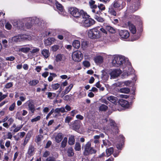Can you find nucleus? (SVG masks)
<instances>
[{"label":"nucleus","mask_w":161,"mask_h":161,"mask_svg":"<svg viewBox=\"0 0 161 161\" xmlns=\"http://www.w3.org/2000/svg\"><path fill=\"white\" fill-rule=\"evenodd\" d=\"M94 18L97 21L101 22H103L104 21V19L100 16H94Z\"/></svg>","instance_id":"nucleus-39"},{"label":"nucleus","mask_w":161,"mask_h":161,"mask_svg":"<svg viewBox=\"0 0 161 161\" xmlns=\"http://www.w3.org/2000/svg\"><path fill=\"white\" fill-rule=\"evenodd\" d=\"M12 27V25L8 22H7L5 25V28L8 30H10L11 29Z\"/></svg>","instance_id":"nucleus-53"},{"label":"nucleus","mask_w":161,"mask_h":161,"mask_svg":"<svg viewBox=\"0 0 161 161\" xmlns=\"http://www.w3.org/2000/svg\"><path fill=\"white\" fill-rule=\"evenodd\" d=\"M54 41V38L52 37H49L45 41V44L46 46L50 45L52 44Z\"/></svg>","instance_id":"nucleus-21"},{"label":"nucleus","mask_w":161,"mask_h":161,"mask_svg":"<svg viewBox=\"0 0 161 161\" xmlns=\"http://www.w3.org/2000/svg\"><path fill=\"white\" fill-rule=\"evenodd\" d=\"M102 11L99 10L97 11L94 9H92V12L95 14L94 16H100L102 14Z\"/></svg>","instance_id":"nucleus-42"},{"label":"nucleus","mask_w":161,"mask_h":161,"mask_svg":"<svg viewBox=\"0 0 161 161\" xmlns=\"http://www.w3.org/2000/svg\"><path fill=\"white\" fill-rule=\"evenodd\" d=\"M81 122L78 120H75L71 125V127L74 130L77 131L80 128Z\"/></svg>","instance_id":"nucleus-9"},{"label":"nucleus","mask_w":161,"mask_h":161,"mask_svg":"<svg viewBox=\"0 0 161 161\" xmlns=\"http://www.w3.org/2000/svg\"><path fill=\"white\" fill-rule=\"evenodd\" d=\"M114 149L113 147H110L108 149H107L106 150V155L107 157L109 156L114 152Z\"/></svg>","instance_id":"nucleus-23"},{"label":"nucleus","mask_w":161,"mask_h":161,"mask_svg":"<svg viewBox=\"0 0 161 161\" xmlns=\"http://www.w3.org/2000/svg\"><path fill=\"white\" fill-rule=\"evenodd\" d=\"M55 5L56 6V8L58 11L59 12H63L64 9V7L62 5L59 3L56 0H55Z\"/></svg>","instance_id":"nucleus-17"},{"label":"nucleus","mask_w":161,"mask_h":161,"mask_svg":"<svg viewBox=\"0 0 161 161\" xmlns=\"http://www.w3.org/2000/svg\"><path fill=\"white\" fill-rule=\"evenodd\" d=\"M140 36L141 35L140 34H139L138 35V34H137V35H133L131 38V41H133L138 39L140 37Z\"/></svg>","instance_id":"nucleus-45"},{"label":"nucleus","mask_w":161,"mask_h":161,"mask_svg":"<svg viewBox=\"0 0 161 161\" xmlns=\"http://www.w3.org/2000/svg\"><path fill=\"white\" fill-rule=\"evenodd\" d=\"M56 94L54 93L48 92L47 94V97L50 99H53L56 96Z\"/></svg>","instance_id":"nucleus-36"},{"label":"nucleus","mask_w":161,"mask_h":161,"mask_svg":"<svg viewBox=\"0 0 161 161\" xmlns=\"http://www.w3.org/2000/svg\"><path fill=\"white\" fill-rule=\"evenodd\" d=\"M15 103H14L9 107V110L10 111H13L15 109Z\"/></svg>","instance_id":"nucleus-50"},{"label":"nucleus","mask_w":161,"mask_h":161,"mask_svg":"<svg viewBox=\"0 0 161 161\" xmlns=\"http://www.w3.org/2000/svg\"><path fill=\"white\" fill-rule=\"evenodd\" d=\"M83 64L84 66L86 67H88L90 66V62L86 60L84 61L83 62Z\"/></svg>","instance_id":"nucleus-49"},{"label":"nucleus","mask_w":161,"mask_h":161,"mask_svg":"<svg viewBox=\"0 0 161 161\" xmlns=\"http://www.w3.org/2000/svg\"><path fill=\"white\" fill-rule=\"evenodd\" d=\"M39 82L37 80H30L28 83L31 86H35Z\"/></svg>","instance_id":"nucleus-33"},{"label":"nucleus","mask_w":161,"mask_h":161,"mask_svg":"<svg viewBox=\"0 0 161 161\" xmlns=\"http://www.w3.org/2000/svg\"><path fill=\"white\" fill-rule=\"evenodd\" d=\"M22 127V125H20L19 126L17 127L13 130V132L14 133L19 131Z\"/></svg>","instance_id":"nucleus-48"},{"label":"nucleus","mask_w":161,"mask_h":161,"mask_svg":"<svg viewBox=\"0 0 161 161\" xmlns=\"http://www.w3.org/2000/svg\"><path fill=\"white\" fill-rule=\"evenodd\" d=\"M67 142V138L66 137H64L63 140L62 142L61 145V147L62 148H65L66 146Z\"/></svg>","instance_id":"nucleus-32"},{"label":"nucleus","mask_w":161,"mask_h":161,"mask_svg":"<svg viewBox=\"0 0 161 161\" xmlns=\"http://www.w3.org/2000/svg\"><path fill=\"white\" fill-rule=\"evenodd\" d=\"M68 12L71 15L76 18H78L80 17V10L76 7H69Z\"/></svg>","instance_id":"nucleus-5"},{"label":"nucleus","mask_w":161,"mask_h":161,"mask_svg":"<svg viewBox=\"0 0 161 161\" xmlns=\"http://www.w3.org/2000/svg\"><path fill=\"white\" fill-rule=\"evenodd\" d=\"M6 136H7V137L6 138H4V139H11L13 137L12 134V133L11 132H8Z\"/></svg>","instance_id":"nucleus-47"},{"label":"nucleus","mask_w":161,"mask_h":161,"mask_svg":"<svg viewBox=\"0 0 161 161\" xmlns=\"http://www.w3.org/2000/svg\"><path fill=\"white\" fill-rule=\"evenodd\" d=\"M43 135H39L36 137V141L37 142H40L42 140V139H43Z\"/></svg>","instance_id":"nucleus-44"},{"label":"nucleus","mask_w":161,"mask_h":161,"mask_svg":"<svg viewBox=\"0 0 161 161\" xmlns=\"http://www.w3.org/2000/svg\"><path fill=\"white\" fill-rule=\"evenodd\" d=\"M51 86L53 90H57L59 88L60 86V84L58 83L52 84Z\"/></svg>","instance_id":"nucleus-38"},{"label":"nucleus","mask_w":161,"mask_h":161,"mask_svg":"<svg viewBox=\"0 0 161 161\" xmlns=\"http://www.w3.org/2000/svg\"><path fill=\"white\" fill-rule=\"evenodd\" d=\"M119 35L122 39H125L128 38L130 36L129 32L125 30L119 31Z\"/></svg>","instance_id":"nucleus-7"},{"label":"nucleus","mask_w":161,"mask_h":161,"mask_svg":"<svg viewBox=\"0 0 161 161\" xmlns=\"http://www.w3.org/2000/svg\"><path fill=\"white\" fill-rule=\"evenodd\" d=\"M41 116H38L32 119L31 120L32 122H34L39 120L41 119Z\"/></svg>","instance_id":"nucleus-51"},{"label":"nucleus","mask_w":161,"mask_h":161,"mask_svg":"<svg viewBox=\"0 0 161 161\" xmlns=\"http://www.w3.org/2000/svg\"><path fill=\"white\" fill-rule=\"evenodd\" d=\"M41 53L45 58H47L50 56L49 51L48 49H43L41 52Z\"/></svg>","instance_id":"nucleus-19"},{"label":"nucleus","mask_w":161,"mask_h":161,"mask_svg":"<svg viewBox=\"0 0 161 161\" xmlns=\"http://www.w3.org/2000/svg\"><path fill=\"white\" fill-rule=\"evenodd\" d=\"M73 86V84H70L68 86L66 87L64 90L65 93L67 94L69 93L72 88Z\"/></svg>","instance_id":"nucleus-34"},{"label":"nucleus","mask_w":161,"mask_h":161,"mask_svg":"<svg viewBox=\"0 0 161 161\" xmlns=\"http://www.w3.org/2000/svg\"><path fill=\"white\" fill-rule=\"evenodd\" d=\"M80 16L81 15L83 18V19H86L89 18L90 16L87 14L86 12H85L83 10H80Z\"/></svg>","instance_id":"nucleus-27"},{"label":"nucleus","mask_w":161,"mask_h":161,"mask_svg":"<svg viewBox=\"0 0 161 161\" xmlns=\"http://www.w3.org/2000/svg\"><path fill=\"white\" fill-rule=\"evenodd\" d=\"M127 24L129 27L131 33L133 34H136V30L135 26L130 21H128L127 22Z\"/></svg>","instance_id":"nucleus-13"},{"label":"nucleus","mask_w":161,"mask_h":161,"mask_svg":"<svg viewBox=\"0 0 161 161\" xmlns=\"http://www.w3.org/2000/svg\"><path fill=\"white\" fill-rule=\"evenodd\" d=\"M91 140L87 142L85 144H83L82 146V149L83 150V154L85 156H87L95 154L97 150L93 147H91Z\"/></svg>","instance_id":"nucleus-2"},{"label":"nucleus","mask_w":161,"mask_h":161,"mask_svg":"<svg viewBox=\"0 0 161 161\" xmlns=\"http://www.w3.org/2000/svg\"><path fill=\"white\" fill-rule=\"evenodd\" d=\"M122 1L121 0H115L112 3L111 5L113 6L115 8H118L121 6Z\"/></svg>","instance_id":"nucleus-15"},{"label":"nucleus","mask_w":161,"mask_h":161,"mask_svg":"<svg viewBox=\"0 0 161 161\" xmlns=\"http://www.w3.org/2000/svg\"><path fill=\"white\" fill-rule=\"evenodd\" d=\"M125 63V58L122 56L115 57L112 62L113 65L116 67H119Z\"/></svg>","instance_id":"nucleus-3"},{"label":"nucleus","mask_w":161,"mask_h":161,"mask_svg":"<svg viewBox=\"0 0 161 161\" xmlns=\"http://www.w3.org/2000/svg\"><path fill=\"white\" fill-rule=\"evenodd\" d=\"M76 117L77 119L81 120H83L84 119L83 116L80 114L77 115L76 116Z\"/></svg>","instance_id":"nucleus-63"},{"label":"nucleus","mask_w":161,"mask_h":161,"mask_svg":"<svg viewBox=\"0 0 161 161\" xmlns=\"http://www.w3.org/2000/svg\"><path fill=\"white\" fill-rule=\"evenodd\" d=\"M51 144H52V142L51 141H48L46 144L45 147L46 148H49Z\"/></svg>","instance_id":"nucleus-61"},{"label":"nucleus","mask_w":161,"mask_h":161,"mask_svg":"<svg viewBox=\"0 0 161 161\" xmlns=\"http://www.w3.org/2000/svg\"><path fill=\"white\" fill-rule=\"evenodd\" d=\"M108 107L103 104H102L99 107V110L102 111H105L107 110L108 109Z\"/></svg>","instance_id":"nucleus-35"},{"label":"nucleus","mask_w":161,"mask_h":161,"mask_svg":"<svg viewBox=\"0 0 161 161\" xmlns=\"http://www.w3.org/2000/svg\"><path fill=\"white\" fill-rule=\"evenodd\" d=\"M121 73V71L120 69H114L110 73L111 77L115 78L119 76Z\"/></svg>","instance_id":"nucleus-11"},{"label":"nucleus","mask_w":161,"mask_h":161,"mask_svg":"<svg viewBox=\"0 0 161 161\" xmlns=\"http://www.w3.org/2000/svg\"><path fill=\"white\" fill-rule=\"evenodd\" d=\"M35 149L34 146L32 145H30L28 147L27 154L29 156H33L35 153Z\"/></svg>","instance_id":"nucleus-12"},{"label":"nucleus","mask_w":161,"mask_h":161,"mask_svg":"<svg viewBox=\"0 0 161 161\" xmlns=\"http://www.w3.org/2000/svg\"><path fill=\"white\" fill-rule=\"evenodd\" d=\"M95 22V21L93 19L89 18L84 20L83 25L85 27H88L93 25Z\"/></svg>","instance_id":"nucleus-8"},{"label":"nucleus","mask_w":161,"mask_h":161,"mask_svg":"<svg viewBox=\"0 0 161 161\" xmlns=\"http://www.w3.org/2000/svg\"><path fill=\"white\" fill-rule=\"evenodd\" d=\"M72 57L74 61L79 62L83 59V55L80 51H76L73 53Z\"/></svg>","instance_id":"nucleus-4"},{"label":"nucleus","mask_w":161,"mask_h":161,"mask_svg":"<svg viewBox=\"0 0 161 161\" xmlns=\"http://www.w3.org/2000/svg\"><path fill=\"white\" fill-rule=\"evenodd\" d=\"M29 141V137H27V136H26L24 139V145H25Z\"/></svg>","instance_id":"nucleus-64"},{"label":"nucleus","mask_w":161,"mask_h":161,"mask_svg":"<svg viewBox=\"0 0 161 161\" xmlns=\"http://www.w3.org/2000/svg\"><path fill=\"white\" fill-rule=\"evenodd\" d=\"M103 33L107 34V32L104 28L98 27L90 29L88 31L87 34L90 38L95 39L101 37Z\"/></svg>","instance_id":"nucleus-1"},{"label":"nucleus","mask_w":161,"mask_h":161,"mask_svg":"<svg viewBox=\"0 0 161 161\" xmlns=\"http://www.w3.org/2000/svg\"><path fill=\"white\" fill-rule=\"evenodd\" d=\"M72 45L75 48L78 49L80 46V42L77 40H75L73 42Z\"/></svg>","instance_id":"nucleus-24"},{"label":"nucleus","mask_w":161,"mask_h":161,"mask_svg":"<svg viewBox=\"0 0 161 161\" xmlns=\"http://www.w3.org/2000/svg\"><path fill=\"white\" fill-rule=\"evenodd\" d=\"M72 119V118L70 116H67L65 119V122L66 123H69Z\"/></svg>","instance_id":"nucleus-54"},{"label":"nucleus","mask_w":161,"mask_h":161,"mask_svg":"<svg viewBox=\"0 0 161 161\" xmlns=\"http://www.w3.org/2000/svg\"><path fill=\"white\" fill-rule=\"evenodd\" d=\"M67 153L68 156L69 157H72L74 156V150L72 147H69L68 149L67 150Z\"/></svg>","instance_id":"nucleus-31"},{"label":"nucleus","mask_w":161,"mask_h":161,"mask_svg":"<svg viewBox=\"0 0 161 161\" xmlns=\"http://www.w3.org/2000/svg\"><path fill=\"white\" fill-rule=\"evenodd\" d=\"M50 155V152L48 151H46L43 155V157L45 158L47 157Z\"/></svg>","instance_id":"nucleus-56"},{"label":"nucleus","mask_w":161,"mask_h":161,"mask_svg":"<svg viewBox=\"0 0 161 161\" xmlns=\"http://www.w3.org/2000/svg\"><path fill=\"white\" fill-rule=\"evenodd\" d=\"M54 112V109H52L47 115L46 119H47Z\"/></svg>","instance_id":"nucleus-60"},{"label":"nucleus","mask_w":161,"mask_h":161,"mask_svg":"<svg viewBox=\"0 0 161 161\" xmlns=\"http://www.w3.org/2000/svg\"><path fill=\"white\" fill-rule=\"evenodd\" d=\"M16 118L18 119L22 120V118L20 116V114L19 112H17L16 114Z\"/></svg>","instance_id":"nucleus-59"},{"label":"nucleus","mask_w":161,"mask_h":161,"mask_svg":"<svg viewBox=\"0 0 161 161\" xmlns=\"http://www.w3.org/2000/svg\"><path fill=\"white\" fill-rule=\"evenodd\" d=\"M110 125L114 127L116 129L118 130V129L117 128V126H116V124L115 123L114 121L112 119H110Z\"/></svg>","instance_id":"nucleus-41"},{"label":"nucleus","mask_w":161,"mask_h":161,"mask_svg":"<svg viewBox=\"0 0 161 161\" xmlns=\"http://www.w3.org/2000/svg\"><path fill=\"white\" fill-rule=\"evenodd\" d=\"M13 86V83L12 82H10L7 83L5 86V87L6 88H9Z\"/></svg>","instance_id":"nucleus-52"},{"label":"nucleus","mask_w":161,"mask_h":161,"mask_svg":"<svg viewBox=\"0 0 161 161\" xmlns=\"http://www.w3.org/2000/svg\"><path fill=\"white\" fill-rule=\"evenodd\" d=\"M59 46L57 45H55L52 46L51 48L52 50L54 52H56L59 48Z\"/></svg>","instance_id":"nucleus-46"},{"label":"nucleus","mask_w":161,"mask_h":161,"mask_svg":"<svg viewBox=\"0 0 161 161\" xmlns=\"http://www.w3.org/2000/svg\"><path fill=\"white\" fill-rule=\"evenodd\" d=\"M97 7L99 10L102 11L105 9V7L104 5L102 4H98Z\"/></svg>","instance_id":"nucleus-43"},{"label":"nucleus","mask_w":161,"mask_h":161,"mask_svg":"<svg viewBox=\"0 0 161 161\" xmlns=\"http://www.w3.org/2000/svg\"><path fill=\"white\" fill-rule=\"evenodd\" d=\"M25 26L26 28L27 29H30L31 28L32 25L29 23H26L25 24Z\"/></svg>","instance_id":"nucleus-62"},{"label":"nucleus","mask_w":161,"mask_h":161,"mask_svg":"<svg viewBox=\"0 0 161 161\" xmlns=\"http://www.w3.org/2000/svg\"><path fill=\"white\" fill-rule=\"evenodd\" d=\"M40 51V49L39 48H35L33 49L31 51V52L32 53H36L37 52H38Z\"/></svg>","instance_id":"nucleus-57"},{"label":"nucleus","mask_w":161,"mask_h":161,"mask_svg":"<svg viewBox=\"0 0 161 161\" xmlns=\"http://www.w3.org/2000/svg\"><path fill=\"white\" fill-rule=\"evenodd\" d=\"M118 103L122 107L125 108H129L130 105L129 102L122 99H120L119 100Z\"/></svg>","instance_id":"nucleus-10"},{"label":"nucleus","mask_w":161,"mask_h":161,"mask_svg":"<svg viewBox=\"0 0 161 161\" xmlns=\"http://www.w3.org/2000/svg\"><path fill=\"white\" fill-rule=\"evenodd\" d=\"M74 148L77 151H79L81 150V146L79 142H76L75 143Z\"/></svg>","instance_id":"nucleus-40"},{"label":"nucleus","mask_w":161,"mask_h":161,"mask_svg":"<svg viewBox=\"0 0 161 161\" xmlns=\"http://www.w3.org/2000/svg\"><path fill=\"white\" fill-rule=\"evenodd\" d=\"M65 56L63 54H58L55 56V61L58 62L62 61L63 58H65Z\"/></svg>","instance_id":"nucleus-20"},{"label":"nucleus","mask_w":161,"mask_h":161,"mask_svg":"<svg viewBox=\"0 0 161 161\" xmlns=\"http://www.w3.org/2000/svg\"><path fill=\"white\" fill-rule=\"evenodd\" d=\"M30 50V48L29 47H22L19 48V51L23 53H26L28 52Z\"/></svg>","instance_id":"nucleus-30"},{"label":"nucleus","mask_w":161,"mask_h":161,"mask_svg":"<svg viewBox=\"0 0 161 161\" xmlns=\"http://www.w3.org/2000/svg\"><path fill=\"white\" fill-rule=\"evenodd\" d=\"M106 30L109 32L114 34L115 32V29L112 26L109 25H107L106 27Z\"/></svg>","instance_id":"nucleus-29"},{"label":"nucleus","mask_w":161,"mask_h":161,"mask_svg":"<svg viewBox=\"0 0 161 161\" xmlns=\"http://www.w3.org/2000/svg\"><path fill=\"white\" fill-rule=\"evenodd\" d=\"M68 143L70 145H74L75 143V136L73 135H71L69 138Z\"/></svg>","instance_id":"nucleus-25"},{"label":"nucleus","mask_w":161,"mask_h":161,"mask_svg":"<svg viewBox=\"0 0 161 161\" xmlns=\"http://www.w3.org/2000/svg\"><path fill=\"white\" fill-rule=\"evenodd\" d=\"M28 107L29 110H30L32 113H34L36 110L34 104L30 103L28 104Z\"/></svg>","instance_id":"nucleus-28"},{"label":"nucleus","mask_w":161,"mask_h":161,"mask_svg":"<svg viewBox=\"0 0 161 161\" xmlns=\"http://www.w3.org/2000/svg\"><path fill=\"white\" fill-rule=\"evenodd\" d=\"M103 57L97 56L94 58V61L96 63L101 64L103 62Z\"/></svg>","instance_id":"nucleus-22"},{"label":"nucleus","mask_w":161,"mask_h":161,"mask_svg":"<svg viewBox=\"0 0 161 161\" xmlns=\"http://www.w3.org/2000/svg\"><path fill=\"white\" fill-rule=\"evenodd\" d=\"M63 138V135L62 133H59L57 134L55 137L56 142L58 143L61 141Z\"/></svg>","instance_id":"nucleus-18"},{"label":"nucleus","mask_w":161,"mask_h":161,"mask_svg":"<svg viewBox=\"0 0 161 161\" xmlns=\"http://www.w3.org/2000/svg\"><path fill=\"white\" fill-rule=\"evenodd\" d=\"M108 13L111 15L115 16L117 15V12L116 11V8H115L113 6L111 5L109 7Z\"/></svg>","instance_id":"nucleus-14"},{"label":"nucleus","mask_w":161,"mask_h":161,"mask_svg":"<svg viewBox=\"0 0 161 161\" xmlns=\"http://www.w3.org/2000/svg\"><path fill=\"white\" fill-rule=\"evenodd\" d=\"M21 40L22 38L21 36H14L12 38V41L15 42H19L21 41Z\"/></svg>","instance_id":"nucleus-26"},{"label":"nucleus","mask_w":161,"mask_h":161,"mask_svg":"<svg viewBox=\"0 0 161 161\" xmlns=\"http://www.w3.org/2000/svg\"><path fill=\"white\" fill-rule=\"evenodd\" d=\"M133 4L132 6H130V11L134 12L137 11L140 6L141 0H133L132 1Z\"/></svg>","instance_id":"nucleus-6"},{"label":"nucleus","mask_w":161,"mask_h":161,"mask_svg":"<svg viewBox=\"0 0 161 161\" xmlns=\"http://www.w3.org/2000/svg\"><path fill=\"white\" fill-rule=\"evenodd\" d=\"M130 89L128 88H121L120 90V92L125 93H129L130 92Z\"/></svg>","instance_id":"nucleus-37"},{"label":"nucleus","mask_w":161,"mask_h":161,"mask_svg":"<svg viewBox=\"0 0 161 161\" xmlns=\"http://www.w3.org/2000/svg\"><path fill=\"white\" fill-rule=\"evenodd\" d=\"M14 57L13 56H11L8 57H7L6 58V59L7 60L12 61L15 59Z\"/></svg>","instance_id":"nucleus-55"},{"label":"nucleus","mask_w":161,"mask_h":161,"mask_svg":"<svg viewBox=\"0 0 161 161\" xmlns=\"http://www.w3.org/2000/svg\"><path fill=\"white\" fill-rule=\"evenodd\" d=\"M107 99L114 104H116L117 103V98L113 96H111L107 97Z\"/></svg>","instance_id":"nucleus-16"},{"label":"nucleus","mask_w":161,"mask_h":161,"mask_svg":"<svg viewBox=\"0 0 161 161\" xmlns=\"http://www.w3.org/2000/svg\"><path fill=\"white\" fill-rule=\"evenodd\" d=\"M55 159L54 157H49L47 158L46 160L45 161H55Z\"/></svg>","instance_id":"nucleus-58"}]
</instances>
